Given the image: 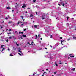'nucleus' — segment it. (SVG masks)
<instances>
[{
	"mask_svg": "<svg viewBox=\"0 0 76 76\" xmlns=\"http://www.w3.org/2000/svg\"><path fill=\"white\" fill-rule=\"evenodd\" d=\"M69 19V17H67L66 19L67 20H68Z\"/></svg>",
	"mask_w": 76,
	"mask_h": 76,
	"instance_id": "4468645a",
	"label": "nucleus"
},
{
	"mask_svg": "<svg viewBox=\"0 0 76 76\" xmlns=\"http://www.w3.org/2000/svg\"><path fill=\"white\" fill-rule=\"evenodd\" d=\"M45 49H46V50H47V48H45Z\"/></svg>",
	"mask_w": 76,
	"mask_h": 76,
	"instance_id": "13d9d810",
	"label": "nucleus"
},
{
	"mask_svg": "<svg viewBox=\"0 0 76 76\" xmlns=\"http://www.w3.org/2000/svg\"><path fill=\"white\" fill-rule=\"evenodd\" d=\"M48 58H50V59H51V60H52L53 59V56H50V57L48 56Z\"/></svg>",
	"mask_w": 76,
	"mask_h": 76,
	"instance_id": "39448f33",
	"label": "nucleus"
},
{
	"mask_svg": "<svg viewBox=\"0 0 76 76\" xmlns=\"http://www.w3.org/2000/svg\"><path fill=\"white\" fill-rule=\"evenodd\" d=\"M37 35H36V37H35V39H37Z\"/></svg>",
	"mask_w": 76,
	"mask_h": 76,
	"instance_id": "b1692460",
	"label": "nucleus"
},
{
	"mask_svg": "<svg viewBox=\"0 0 76 76\" xmlns=\"http://www.w3.org/2000/svg\"><path fill=\"white\" fill-rule=\"evenodd\" d=\"M35 1H36V0H33V2H34V3H35Z\"/></svg>",
	"mask_w": 76,
	"mask_h": 76,
	"instance_id": "6ab92c4d",
	"label": "nucleus"
},
{
	"mask_svg": "<svg viewBox=\"0 0 76 76\" xmlns=\"http://www.w3.org/2000/svg\"><path fill=\"white\" fill-rule=\"evenodd\" d=\"M10 34H12V33H10Z\"/></svg>",
	"mask_w": 76,
	"mask_h": 76,
	"instance_id": "e2e57ef3",
	"label": "nucleus"
},
{
	"mask_svg": "<svg viewBox=\"0 0 76 76\" xmlns=\"http://www.w3.org/2000/svg\"><path fill=\"white\" fill-rule=\"evenodd\" d=\"M57 71L55 72V73H57Z\"/></svg>",
	"mask_w": 76,
	"mask_h": 76,
	"instance_id": "774afa93",
	"label": "nucleus"
},
{
	"mask_svg": "<svg viewBox=\"0 0 76 76\" xmlns=\"http://www.w3.org/2000/svg\"><path fill=\"white\" fill-rule=\"evenodd\" d=\"M6 9H10V7H7L6 8Z\"/></svg>",
	"mask_w": 76,
	"mask_h": 76,
	"instance_id": "f8f14e48",
	"label": "nucleus"
},
{
	"mask_svg": "<svg viewBox=\"0 0 76 76\" xmlns=\"http://www.w3.org/2000/svg\"><path fill=\"white\" fill-rule=\"evenodd\" d=\"M64 47H66V46H64L63 47V48H64Z\"/></svg>",
	"mask_w": 76,
	"mask_h": 76,
	"instance_id": "2f4dec72",
	"label": "nucleus"
},
{
	"mask_svg": "<svg viewBox=\"0 0 76 76\" xmlns=\"http://www.w3.org/2000/svg\"><path fill=\"white\" fill-rule=\"evenodd\" d=\"M33 43H34V42H33V41H32V42H31V44H30V45H33L32 44H33Z\"/></svg>",
	"mask_w": 76,
	"mask_h": 76,
	"instance_id": "ddd939ff",
	"label": "nucleus"
},
{
	"mask_svg": "<svg viewBox=\"0 0 76 76\" xmlns=\"http://www.w3.org/2000/svg\"><path fill=\"white\" fill-rule=\"evenodd\" d=\"M45 17V15H42V19H44Z\"/></svg>",
	"mask_w": 76,
	"mask_h": 76,
	"instance_id": "0eeeda50",
	"label": "nucleus"
},
{
	"mask_svg": "<svg viewBox=\"0 0 76 76\" xmlns=\"http://www.w3.org/2000/svg\"><path fill=\"white\" fill-rule=\"evenodd\" d=\"M23 24H22L20 25V27H23V25L25 24V22H23Z\"/></svg>",
	"mask_w": 76,
	"mask_h": 76,
	"instance_id": "423d86ee",
	"label": "nucleus"
},
{
	"mask_svg": "<svg viewBox=\"0 0 76 76\" xmlns=\"http://www.w3.org/2000/svg\"><path fill=\"white\" fill-rule=\"evenodd\" d=\"M73 16H76V14H74V15H73Z\"/></svg>",
	"mask_w": 76,
	"mask_h": 76,
	"instance_id": "f704fd0d",
	"label": "nucleus"
},
{
	"mask_svg": "<svg viewBox=\"0 0 76 76\" xmlns=\"http://www.w3.org/2000/svg\"><path fill=\"white\" fill-rule=\"evenodd\" d=\"M62 42H63V40H61V44H62Z\"/></svg>",
	"mask_w": 76,
	"mask_h": 76,
	"instance_id": "bb28decb",
	"label": "nucleus"
},
{
	"mask_svg": "<svg viewBox=\"0 0 76 76\" xmlns=\"http://www.w3.org/2000/svg\"><path fill=\"white\" fill-rule=\"evenodd\" d=\"M75 68H73L72 69H71V70H73V71H75Z\"/></svg>",
	"mask_w": 76,
	"mask_h": 76,
	"instance_id": "9d476101",
	"label": "nucleus"
},
{
	"mask_svg": "<svg viewBox=\"0 0 76 76\" xmlns=\"http://www.w3.org/2000/svg\"><path fill=\"white\" fill-rule=\"evenodd\" d=\"M40 36V35H38V37H39Z\"/></svg>",
	"mask_w": 76,
	"mask_h": 76,
	"instance_id": "de8ad7c7",
	"label": "nucleus"
},
{
	"mask_svg": "<svg viewBox=\"0 0 76 76\" xmlns=\"http://www.w3.org/2000/svg\"><path fill=\"white\" fill-rule=\"evenodd\" d=\"M66 25H67V26H69V23H67L66 24Z\"/></svg>",
	"mask_w": 76,
	"mask_h": 76,
	"instance_id": "5701e85b",
	"label": "nucleus"
},
{
	"mask_svg": "<svg viewBox=\"0 0 76 76\" xmlns=\"http://www.w3.org/2000/svg\"><path fill=\"white\" fill-rule=\"evenodd\" d=\"M23 37H26V35L23 34Z\"/></svg>",
	"mask_w": 76,
	"mask_h": 76,
	"instance_id": "dca6fc26",
	"label": "nucleus"
},
{
	"mask_svg": "<svg viewBox=\"0 0 76 76\" xmlns=\"http://www.w3.org/2000/svg\"><path fill=\"white\" fill-rule=\"evenodd\" d=\"M57 46H58V44L57 45H55V46H53V49H54V48H56Z\"/></svg>",
	"mask_w": 76,
	"mask_h": 76,
	"instance_id": "7ed1b4c3",
	"label": "nucleus"
},
{
	"mask_svg": "<svg viewBox=\"0 0 76 76\" xmlns=\"http://www.w3.org/2000/svg\"><path fill=\"white\" fill-rule=\"evenodd\" d=\"M9 31H11V29H10L9 30Z\"/></svg>",
	"mask_w": 76,
	"mask_h": 76,
	"instance_id": "37998d69",
	"label": "nucleus"
},
{
	"mask_svg": "<svg viewBox=\"0 0 76 76\" xmlns=\"http://www.w3.org/2000/svg\"><path fill=\"white\" fill-rule=\"evenodd\" d=\"M6 41L7 42H8V41H9V40H8V39H7V40H6Z\"/></svg>",
	"mask_w": 76,
	"mask_h": 76,
	"instance_id": "c756f323",
	"label": "nucleus"
},
{
	"mask_svg": "<svg viewBox=\"0 0 76 76\" xmlns=\"http://www.w3.org/2000/svg\"><path fill=\"white\" fill-rule=\"evenodd\" d=\"M12 22L11 21H9V23H12Z\"/></svg>",
	"mask_w": 76,
	"mask_h": 76,
	"instance_id": "a211bd4d",
	"label": "nucleus"
},
{
	"mask_svg": "<svg viewBox=\"0 0 76 76\" xmlns=\"http://www.w3.org/2000/svg\"><path fill=\"white\" fill-rule=\"evenodd\" d=\"M55 65H56V66H58L57 64V63H56V62L55 63Z\"/></svg>",
	"mask_w": 76,
	"mask_h": 76,
	"instance_id": "f3484780",
	"label": "nucleus"
},
{
	"mask_svg": "<svg viewBox=\"0 0 76 76\" xmlns=\"http://www.w3.org/2000/svg\"><path fill=\"white\" fill-rule=\"evenodd\" d=\"M50 47H51V48H52V47H53V46H51V45Z\"/></svg>",
	"mask_w": 76,
	"mask_h": 76,
	"instance_id": "c03bdc74",
	"label": "nucleus"
},
{
	"mask_svg": "<svg viewBox=\"0 0 76 76\" xmlns=\"http://www.w3.org/2000/svg\"><path fill=\"white\" fill-rule=\"evenodd\" d=\"M20 17L21 18V19H23V18H24V16H21Z\"/></svg>",
	"mask_w": 76,
	"mask_h": 76,
	"instance_id": "1a4fd4ad",
	"label": "nucleus"
},
{
	"mask_svg": "<svg viewBox=\"0 0 76 76\" xmlns=\"http://www.w3.org/2000/svg\"><path fill=\"white\" fill-rule=\"evenodd\" d=\"M44 73H47L46 72H44Z\"/></svg>",
	"mask_w": 76,
	"mask_h": 76,
	"instance_id": "49530a36",
	"label": "nucleus"
},
{
	"mask_svg": "<svg viewBox=\"0 0 76 76\" xmlns=\"http://www.w3.org/2000/svg\"><path fill=\"white\" fill-rule=\"evenodd\" d=\"M1 29H2V28H3V27L2 26V27H1Z\"/></svg>",
	"mask_w": 76,
	"mask_h": 76,
	"instance_id": "e433bc0d",
	"label": "nucleus"
},
{
	"mask_svg": "<svg viewBox=\"0 0 76 76\" xmlns=\"http://www.w3.org/2000/svg\"><path fill=\"white\" fill-rule=\"evenodd\" d=\"M40 39L41 40H42V38H40Z\"/></svg>",
	"mask_w": 76,
	"mask_h": 76,
	"instance_id": "8fccbe9b",
	"label": "nucleus"
},
{
	"mask_svg": "<svg viewBox=\"0 0 76 76\" xmlns=\"http://www.w3.org/2000/svg\"><path fill=\"white\" fill-rule=\"evenodd\" d=\"M25 13H28V12H27V11H26L25 12Z\"/></svg>",
	"mask_w": 76,
	"mask_h": 76,
	"instance_id": "09e8293b",
	"label": "nucleus"
},
{
	"mask_svg": "<svg viewBox=\"0 0 76 76\" xmlns=\"http://www.w3.org/2000/svg\"><path fill=\"white\" fill-rule=\"evenodd\" d=\"M50 38H53V36L51 35H50Z\"/></svg>",
	"mask_w": 76,
	"mask_h": 76,
	"instance_id": "aec40b11",
	"label": "nucleus"
},
{
	"mask_svg": "<svg viewBox=\"0 0 76 76\" xmlns=\"http://www.w3.org/2000/svg\"><path fill=\"white\" fill-rule=\"evenodd\" d=\"M19 34H23V32H19Z\"/></svg>",
	"mask_w": 76,
	"mask_h": 76,
	"instance_id": "2eb2a0df",
	"label": "nucleus"
},
{
	"mask_svg": "<svg viewBox=\"0 0 76 76\" xmlns=\"http://www.w3.org/2000/svg\"><path fill=\"white\" fill-rule=\"evenodd\" d=\"M10 56H12V57L13 55H12L11 54H10Z\"/></svg>",
	"mask_w": 76,
	"mask_h": 76,
	"instance_id": "393cba45",
	"label": "nucleus"
},
{
	"mask_svg": "<svg viewBox=\"0 0 76 76\" xmlns=\"http://www.w3.org/2000/svg\"><path fill=\"white\" fill-rule=\"evenodd\" d=\"M59 64H62V63H59Z\"/></svg>",
	"mask_w": 76,
	"mask_h": 76,
	"instance_id": "052dcab7",
	"label": "nucleus"
},
{
	"mask_svg": "<svg viewBox=\"0 0 76 76\" xmlns=\"http://www.w3.org/2000/svg\"><path fill=\"white\" fill-rule=\"evenodd\" d=\"M58 10H61V8H59L58 9Z\"/></svg>",
	"mask_w": 76,
	"mask_h": 76,
	"instance_id": "72a5a7b5",
	"label": "nucleus"
},
{
	"mask_svg": "<svg viewBox=\"0 0 76 76\" xmlns=\"http://www.w3.org/2000/svg\"><path fill=\"white\" fill-rule=\"evenodd\" d=\"M23 20V21H25V19Z\"/></svg>",
	"mask_w": 76,
	"mask_h": 76,
	"instance_id": "603ef678",
	"label": "nucleus"
},
{
	"mask_svg": "<svg viewBox=\"0 0 76 76\" xmlns=\"http://www.w3.org/2000/svg\"><path fill=\"white\" fill-rule=\"evenodd\" d=\"M33 7H34V8H35V7H34V5H33Z\"/></svg>",
	"mask_w": 76,
	"mask_h": 76,
	"instance_id": "a18cd8bd",
	"label": "nucleus"
},
{
	"mask_svg": "<svg viewBox=\"0 0 76 76\" xmlns=\"http://www.w3.org/2000/svg\"><path fill=\"white\" fill-rule=\"evenodd\" d=\"M23 8H25V7H26V5L25 4H23V5L22 6Z\"/></svg>",
	"mask_w": 76,
	"mask_h": 76,
	"instance_id": "6e6552de",
	"label": "nucleus"
},
{
	"mask_svg": "<svg viewBox=\"0 0 76 76\" xmlns=\"http://www.w3.org/2000/svg\"><path fill=\"white\" fill-rule=\"evenodd\" d=\"M24 31H26V28L24 29Z\"/></svg>",
	"mask_w": 76,
	"mask_h": 76,
	"instance_id": "a19ab883",
	"label": "nucleus"
},
{
	"mask_svg": "<svg viewBox=\"0 0 76 76\" xmlns=\"http://www.w3.org/2000/svg\"><path fill=\"white\" fill-rule=\"evenodd\" d=\"M54 74H56V73H55V72H54Z\"/></svg>",
	"mask_w": 76,
	"mask_h": 76,
	"instance_id": "69168bd1",
	"label": "nucleus"
},
{
	"mask_svg": "<svg viewBox=\"0 0 76 76\" xmlns=\"http://www.w3.org/2000/svg\"><path fill=\"white\" fill-rule=\"evenodd\" d=\"M0 28H1V25H0Z\"/></svg>",
	"mask_w": 76,
	"mask_h": 76,
	"instance_id": "338daca9",
	"label": "nucleus"
},
{
	"mask_svg": "<svg viewBox=\"0 0 76 76\" xmlns=\"http://www.w3.org/2000/svg\"><path fill=\"white\" fill-rule=\"evenodd\" d=\"M18 54H19V55H20V56H21V54L20 53H18Z\"/></svg>",
	"mask_w": 76,
	"mask_h": 76,
	"instance_id": "4c0bfd02",
	"label": "nucleus"
},
{
	"mask_svg": "<svg viewBox=\"0 0 76 76\" xmlns=\"http://www.w3.org/2000/svg\"><path fill=\"white\" fill-rule=\"evenodd\" d=\"M32 16H33V15H32V14H31L30 17H32Z\"/></svg>",
	"mask_w": 76,
	"mask_h": 76,
	"instance_id": "4be33fe9",
	"label": "nucleus"
},
{
	"mask_svg": "<svg viewBox=\"0 0 76 76\" xmlns=\"http://www.w3.org/2000/svg\"><path fill=\"white\" fill-rule=\"evenodd\" d=\"M46 70L47 71L48 70V69H46Z\"/></svg>",
	"mask_w": 76,
	"mask_h": 76,
	"instance_id": "bf43d9fd",
	"label": "nucleus"
},
{
	"mask_svg": "<svg viewBox=\"0 0 76 76\" xmlns=\"http://www.w3.org/2000/svg\"><path fill=\"white\" fill-rule=\"evenodd\" d=\"M16 45H17V46H19V45H18V44L16 43Z\"/></svg>",
	"mask_w": 76,
	"mask_h": 76,
	"instance_id": "473e14b6",
	"label": "nucleus"
},
{
	"mask_svg": "<svg viewBox=\"0 0 76 76\" xmlns=\"http://www.w3.org/2000/svg\"><path fill=\"white\" fill-rule=\"evenodd\" d=\"M68 59H69V58H70V57H68Z\"/></svg>",
	"mask_w": 76,
	"mask_h": 76,
	"instance_id": "864d4df0",
	"label": "nucleus"
},
{
	"mask_svg": "<svg viewBox=\"0 0 76 76\" xmlns=\"http://www.w3.org/2000/svg\"><path fill=\"white\" fill-rule=\"evenodd\" d=\"M62 37H60V39H62Z\"/></svg>",
	"mask_w": 76,
	"mask_h": 76,
	"instance_id": "5fc2aeb1",
	"label": "nucleus"
},
{
	"mask_svg": "<svg viewBox=\"0 0 76 76\" xmlns=\"http://www.w3.org/2000/svg\"><path fill=\"white\" fill-rule=\"evenodd\" d=\"M42 76H44V75H42Z\"/></svg>",
	"mask_w": 76,
	"mask_h": 76,
	"instance_id": "0e129e2a",
	"label": "nucleus"
},
{
	"mask_svg": "<svg viewBox=\"0 0 76 76\" xmlns=\"http://www.w3.org/2000/svg\"><path fill=\"white\" fill-rule=\"evenodd\" d=\"M34 26L35 28H37V27L38 26H37V25H35Z\"/></svg>",
	"mask_w": 76,
	"mask_h": 76,
	"instance_id": "9b49d317",
	"label": "nucleus"
},
{
	"mask_svg": "<svg viewBox=\"0 0 76 76\" xmlns=\"http://www.w3.org/2000/svg\"><path fill=\"white\" fill-rule=\"evenodd\" d=\"M72 37L73 39H76V36H75V35H73L72 36Z\"/></svg>",
	"mask_w": 76,
	"mask_h": 76,
	"instance_id": "20e7f679",
	"label": "nucleus"
},
{
	"mask_svg": "<svg viewBox=\"0 0 76 76\" xmlns=\"http://www.w3.org/2000/svg\"><path fill=\"white\" fill-rule=\"evenodd\" d=\"M61 4H62V6L64 7V6H67V3H64V2L63 1L62 2H59V4H58V5L59 6H60Z\"/></svg>",
	"mask_w": 76,
	"mask_h": 76,
	"instance_id": "f257e3e1",
	"label": "nucleus"
},
{
	"mask_svg": "<svg viewBox=\"0 0 76 76\" xmlns=\"http://www.w3.org/2000/svg\"><path fill=\"white\" fill-rule=\"evenodd\" d=\"M20 53H22V52L21 51H20V50H19L18 51Z\"/></svg>",
	"mask_w": 76,
	"mask_h": 76,
	"instance_id": "a878e982",
	"label": "nucleus"
},
{
	"mask_svg": "<svg viewBox=\"0 0 76 76\" xmlns=\"http://www.w3.org/2000/svg\"><path fill=\"white\" fill-rule=\"evenodd\" d=\"M70 57H72V56H71Z\"/></svg>",
	"mask_w": 76,
	"mask_h": 76,
	"instance_id": "680f3d73",
	"label": "nucleus"
},
{
	"mask_svg": "<svg viewBox=\"0 0 76 76\" xmlns=\"http://www.w3.org/2000/svg\"><path fill=\"white\" fill-rule=\"evenodd\" d=\"M13 11H14V10H12V12H13Z\"/></svg>",
	"mask_w": 76,
	"mask_h": 76,
	"instance_id": "3c124183",
	"label": "nucleus"
},
{
	"mask_svg": "<svg viewBox=\"0 0 76 76\" xmlns=\"http://www.w3.org/2000/svg\"><path fill=\"white\" fill-rule=\"evenodd\" d=\"M63 48H61V49H62Z\"/></svg>",
	"mask_w": 76,
	"mask_h": 76,
	"instance_id": "6e6d98bb",
	"label": "nucleus"
},
{
	"mask_svg": "<svg viewBox=\"0 0 76 76\" xmlns=\"http://www.w3.org/2000/svg\"><path fill=\"white\" fill-rule=\"evenodd\" d=\"M67 40L68 41H69V40H70V39H67Z\"/></svg>",
	"mask_w": 76,
	"mask_h": 76,
	"instance_id": "412c9836",
	"label": "nucleus"
},
{
	"mask_svg": "<svg viewBox=\"0 0 76 76\" xmlns=\"http://www.w3.org/2000/svg\"><path fill=\"white\" fill-rule=\"evenodd\" d=\"M15 33H17L18 32H17V31H15Z\"/></svg>",
	"mask_w": 76,
	"mask_h": 76,
	"instance_id": "58836bf2",
	"label": "nucleus"
},
{
	"mask_svg": "<svg viewBox=\"0 0 76 76\" xmlns=\"http://www.w3.org/2000/svg\"><path fill=\"white\" fill-rule=\"evenodd\" d=\"M9 38H10V39H11L12 38H11V37H10Z\"/></svg>",
	"mask_w": 76,
	"mask_h": 76,
	"instance_id": "79ce46f5",
	"label": "nucleus"
},
{
	"mask_svg": "<svg viewBox=\"0 0 76 76\" xmlns=\"http://www.w3.org/2000/svg\"><path fill=\"white\" fill-rule=\"evenodd\" d=\"M5 19H8V18H7L6 17L5 18Z\"/></svg>",
	"mask_w": 76,
	"mask_h": 76,
	"instance_id": "c9c22d12",
	"label": "nucleus"
},
{
	"mask_svg": "<svg viewBox=\"0 0 76 76\" xmlns=\"http://www.w3.org/2000/svg\"><path fill=\"white\" fill-rule=\"evenodd\" d=\"M20 22L19 21L17 23V24H19V23Z\"/></svg>",
	"mask_w": 76,
	"mask_h": 76,
	"instance_id": "7c9ffc66",
	"label": "nucleus"
},
{
	"mask_svg": "<svg viewBox=\"0 0 76 76\" xmlns=\"http://www.w3.org/2000/svg\"><path fill=\"white\" fill-rule=\"evenodd\" d=\"M35 75V73H34L33 74V75Z\"/></svg>",
	"mask_w": 76,
	"mask_h": 76,
	"instance_id": "ea45409f",
	"label": "nucleus"
},
{
	"mask_svg": "<svg viewBox=\"0 0 76 76\" xmlns=\"http://www.w3.org/2000/svg\"><path fill=\"white\" fill-rule=\"evenodd\" d=\"M36 7H37V8H38V6H37V5H36Z\"/></svg>",
	"mask_w": 76,
	"mask_h": 76,
	"instance_id": "c85d7f7f",
	"label": "nucleus"
},
{
	"mask_svg": "<svg viewBox=\"0 0 76 76\" xmlns=\"http://www.w3.org/2000/svg\"><path fill=\"white\" fill-rule=\"evenodd\" d=\"M37 14H38V13H37V12H36V15H37Z\"/></svg>",
	"mask_w": 76,
	"mask_h": 76,
	"instance_id": "4d7b16f0",
	"label": "nucleus"
},
{
	"mask_svg": "<svg viewBox=\"0 0 76 76\" xmlns=\"http://www.w3.org/2000/svg\"><path fill=\"white\" fill-rule=\"evenodd\" d=\"M1 50H2L1 52H3L4 50V49H5L4 48H3V45L1 46Z\"/></svg>",
	"mask_w": 76,
	"mask_h": 76,
	"instance_id": "f03ea898",
	"label": "nucleus"
},
{
	"mask_svg": "<svg viewBox=\"0 0 76 76\" xmlns=\"http://www.w3.org/2000/svg\"><path fill=\"white\" fill-rule=\"evenodd\" d=\"M8 51H10V49L9 48H8Z\"/></svg>",
	"mask_w": 76,
	"mask_h": 76,
	"instance_id": "cd10ccee",
	"label": "nucleus"
}]
</instances>
